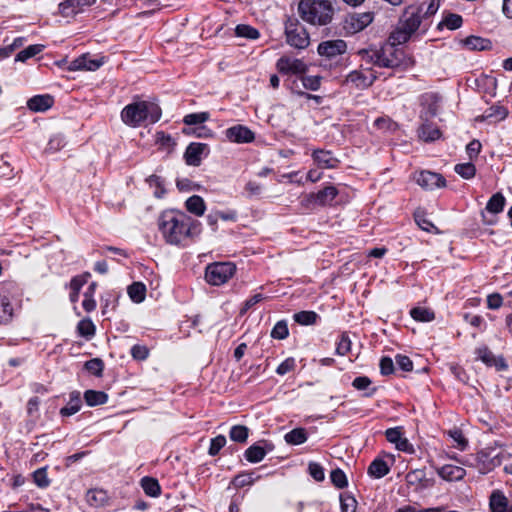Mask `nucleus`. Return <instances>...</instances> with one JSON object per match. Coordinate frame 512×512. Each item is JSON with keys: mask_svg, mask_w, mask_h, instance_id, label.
<instances>
[{"mask_svg": "<svg viewBox=\"0 0 512 512\" xmlns=\"http://www.w3.org/2000/svg\"><path fill=\"white\" fill-rule=\"evenodd\" d=\"M406 482L415 489L427 487V479L424 470L416 469L406 474Z\"/></svg>", "mask_w": 512, "mask_h": 512, "instance_id": "obj_23", "label": "nucleus"}, {"mask_svg": "<svg viewBox=\"0 0 512 512\" xmlns=\"http://www.w3.org/2000/svg\"><path fill=\"white\" fill-rule=\"evenodd\" d=\"M225 138L234 143H249L255 136L252 130H225Z\"/></svg>", "mask_w": 512, "mask_h": 512, "instance_id": "obj_22", "label": "nucleus"}, {"mask_svg": "<svg viewBox=\"0 0 512 512\" xmlns=\"http://www.w3.org/2000/svg\"><path fill=\"white\" fill-rule=\"evenodd\" d=\"M310 475L316 480V481H322L324 480V469L321 465L318 463L311 462L308 467Z\"/></svg>", "mask_w": 512, "mask_h": 512, "instance_id": "obj_62", "label": "nucleus"}, {"mask_svg": "<svg viewBox=\"0 0 512 512\" xmlns=\"http://www.w3.org/2000/svg\"><path fill=\"white\" fill-rule=\"evenodd\" d=\"M209 119V113L208 112H201V113H193L188 114L184 117L183 122L190 126V125H196L204 123Z\"/></svg>", "mask_w": 512, "mask_h": 512, "instance_id": "obj_49", "label": "nucleus"}, {"mask_svg": "<svg viewBox=\"0 0 512 512\" xmlns=\"http://www.w3.org/2000/svg\"><path fill=\"white\" fill-rule=\"evenodd\" d=\"M439 97L434 93H427L421 97L420 119L422 124L420 128H437V122L434 119L437 116Z\"/></svg>", "mask_w": 512, "mask_h": 512, "instance_id": "obj_8", "label": "nucleus"}, {"mask_svg": "<svg viewBox=\"0 0 512 512\" xmlns=\"http://www.w3.org/2000/svg\"><path fill=\"white\" fill-rule=\"evenodd\" d=\"M210 150L207 144L191 143L186 148L184 158L188 165L199 166L202 158L208 156Z\"/></svg>", "mask_w": 512, "mask_h": 512, "instance_id": "obj_13", "label": "nucleus"}, {"mask_svg": "<svg viewBox=\"0 0 512 512\" xmlns=\"http://www.w3.org/2000/svg\"><path fill=\"white\" fill-rule=\"evenodd\" d=\"M341 511L342 512H355L357 502L353 496L344 495L341 496Z\"/></svg>", "mask_w": 512, "mask_h": 512, "instance_id": "obj_58", "label": "nucleus"}, {"mask_svg": "<svg viewBox=\"0 0 512 512\" xmlns=\"http://www.w3.org/2000/svg\"><path fill=\"white\" fill-rule=\"evenodd\" d=\"M454 171L464 179H471L476 174V167L472 162L457 164Z\"/></svg>", "mask_w": 512, "mask_h": 512, "instance_id": "obj_42", "label": "nucleus"}, {"mask_svg": "<svg viewBox=\"0 0 512 512\" xmlns=\"http://www.w3.org/2000/svg\"><path fill=\"white\" fill-rule=\"evenodd\" d=\"M508 116V109L501 105H493L480 117L487 125H495Z\"/></svg>", "mask_w": 512, "mask_h": 512, "instance_id": "obj_16", "label": "nucleus"}, {"mask_svg": "<svg viewBox=\"0 0 512 512\" xmlns=\"http://www.w3.org/2000/svg\"><path fill=\"white\" fill-rule=\"evenodd\" d=\"M84 399L87 405L93 407L105 404L108 401V395L102 391L87 390L84 393Z\"/></svg>", "mask_w": 512, "mask_h": 512, "instance_id": "obj_29", "label": "nucleus"}, {"mask_svg": "<svg viewBox=\"0 0 512 512\" xmlns=\"http://www.w3.org/2000/svg\"><path fill=\"white\" fill-rule=\"evenodd\" d=\"M44 46L43 45H39V44H36V45H30L28 46L27 48H25L24 50L20 51L16 57H15V61H19V62H25L27 61L28 59L36 56L37 54H39L42 50H43Z\"/></svg>", "mask_w": 512, "mask_h": 512, "instance_id": "obj_40", "label": "nucleus"}, {"mask_svg": "<svg viewBox=\"0 0 512 512\" xmlns=\"http://www.w3.org/2000/svg\"><path fill=\"white\" fill-rule=\"evenodd\" d=\"M297 12L302 21L312 26H326L334 16V8L328 0H300Z\"/></svg>", "mask_w": 512, "mask_h": 512, "instance_id": "obj_4", "label": "nucleus"}, {"mask_svg": "<svg viewBox=\"0 0 512 512\" xmlns=\"http://www.w3.org/2000/svg\"><path fill=\"white\" fill-rule=\"evenodd\" d=\"M478 357L487 365L495 366L497 370H505L507 364L503 357H495V355L486 347L477 350Z\"/></svg>", "mask_w": 512, "mask_h": 512, "instance_id": "obj_17", "label": "nucleus"}, {"mask_svg": "<svg viewBox=\"0 0 512 512\" xmlns=\"http://www.w3.org/2000/svg\"><path fill=\"white\" fill-rule=\"evenodd\" d=\"M198 225L197 221H192L184 214H181V219L173 212H164L159 217V229L170 244H180L183 239L193 234V229Z\"/></svg>", "mask_w": 512, "mask_h": 512, "instance_id": "obj_3", "label": "nucleus"}, {"mask_svg": "<svg viewBox=\"0 0 512 512\" xmlns=\"http://www.w3.org/2000/svg\"><path fill=\"white\" fill-rule=\"evenodd\" d=\"M312 156L321 168H335L339 163V160L333 157L330 151L315 150Z\"/></svg>", "mask_w": 512, "mask_h": 512, "instance_id": "obj_21", "label": "nucleus"}, {"mask_svg": "<svg viewBox=\"0 0 512 512\" xmlns=\"http://www.w3.org/2000/svg\"><path fill=\"white\" fill-rule=\"evenodd\" d=\"M331 482L334 486L342 489L347 486V478L345 473L341 469H335L330 474Z\"/></svg>", "mask_w": 512, "mask_h": 512, "instance_id": "obj_50", "label": "nucleus"}, {"mask_svg": "<svg viewBox=\"0 0 512 512\" xmlns=\"http://www.w3.org/2000/svg\"><path fill=\"white\" fill-rule=\"evenodd\" d=\"M288 327L285 321H279L276 323L271 331V336L275 339H285L288 336Z\"/></svg>", "mask_w": 512, "mask_h": 512, "instance_id": "obj_57", "label": "nucleus"}, {"mask_svg": "<svg viewBox=\"0 0 512 512\" xmlns=\"http://www.w3.org/2000/svg\"><path fill=\"white\" fill-rule=\"evenodd\" d=\"M416 182L426 190L446 186L445 178L441 174L431 171H421L416 178Z\"/></svg>", "mask_w": 512, "mask_h": 512, "instance_id": "obj_14", "label": "nucleus"}, {"mask_svg": "<svg viewBox=\"0 0 512 512\" xmlns=\"http://www.w3.org/2000/svg\"><path fill=\"white\" fill-rule=\"evenodd\" d=\"M508 502L500 492H493L490 497V509L492 512H506Z\"/></svg>", "mask_w": 512, "mask_h": 512, "instance_id": "obj_34", "label": "nucleus"}, {"mask_svg": "<svg viewBox=\"0 0 512 512\" xmlns=\"http://www.w3.org/2000/svg\"><path fill=\"white\" fill-rule=\"evenodd\" d=\"M88 4V0H61V2L58 4V9L62 16L71 17L77 14L82 6Z\"/></svg>", "mask_w": 512, "mask_h": 512, "instance_id": "obj_18", "label": "nucleus"}, {"mask_svg": "<svg viewBox=\"0 0 512 512\" xmlns=\"http://www.w3.org/2000/svg\"><path fill=\"white\" fill-rule=\"evenodd\" d=\"M303 86L310 90H317L320 87L321 77L307 76L302 78Z\"/></svg>", "mask_w": 512, "mask_h": 512, "instance_id": "obj_63", "label": "nucleus"}, {"mask_svg": "<svg viewBox=\"0 0 512 512\" xmlns=\"http://www.w3.org/2000/svg\"><path fill=\"white\" fill-rule=\"evenodd\" d=\"M97 284L92 282L84 293V300L82 303L86 312H91L96 308V302L93 298Z\"/></svg>", "mask_w": 512, "mask_h": 512, "instance_id": "obj_41", "label": "nucleus"}, {"mask_svg": "<svg viewBox=\"0 0 512 512\" xmlns=\"http://www.w3.org/2000/svg\"><path fill=\"white\" fill-rule=\"evenodd\" d=\"M86 499L90 505L100 506L106 501V493L102 490H89L87 492Z\"/></svg>", "mask_w": 512, "mask_h": 512, "instance_id": "obj_47", "label": "nucleus"}, {"mask_svg": "<svg viewBox=\"0 0 512 512\" xmlns=\"http://www.w3.org/2000/svg\"><path fill=\"white\" fill-rule=\"evenodd\" d=\"M477 458L483 464H487V469L490 470L496 466H501L505 460H509L512 456L505 450L487 448L479 452Z\"/></svg>", "mask_w": 512, "mask_h": 512, "instance_id": "obj_9", "label": "nucleus"}, {"mask_svg": "<svg viewBox=\"0 0 512 512\" xmlns=\"http://www.w3.org/2000/svg\"><path fill=\"white\" fill-rule=\"evenodd\" d=\"M82 405L80 393L74 391L70 394V399L65 407L60 410L62 416H71L77 413Z\"/></svg>", "mask_w": 512, "mask_h": 512, "instance_id": "obj_25", "label": "nucleus"}, {"mask_svg": "<svg viewBox=\"0 0 512 512\" xmlns=\"http://www.w3.org/2000/svg\"><path fill=\"white\" fill-rule=\"evenodd\" d=\"M276 67L283 74H304L307 71V65L302 60L288 56L279 58Z\"/></svg>", "mask_w": 512, "mask_h": 512, "instance_id": "obj_12", "label": "nucleus"}, {"mask_svg": "<svg viewBox=\"0 0 512 512\" xmlns=\"http://www.w3.org/2000/svg\"><path fill=\"white\" fill-rule=\"evenodd\" d=\"M13 313L12 305L6 296L0 295V324L10 321Z\"/></svg>", "mask_w": 512, "mask_h": 512, "instance_id": "obj_38", "label": "nucleus"}, {"mask_svg": "<svg viewBox=\"0 0 512 512\" xmlns=\"http://www.w3.org/2000/svg\"><path fill=\"white\" fill-rule=\"evenodd\" d=\"M439 9L436 0H423L407 6L391 32L394 43H406L417 32L425 33L432 24V18Z\"/></svg>", "mask_w": 512, "mask_h": 512, "instance_id": "obj_1", "label": "nucleus"}, {"mask_svg": "<svg viewBox=\"0 0 512 512\" xmlns=\"http://www.w3.org/2000/svg\"><path fill=\"white\" fill-rule=\"evenodd\" d=\"M464 45L469 50L483 51L491 48L492 43L489 39L481 38L478 36H469L464 39Z\"/></svg>", "mask_w": 512, "mask_h": 512, "instance_id": "obj_24", "label": "nucleus"}, {"mask_svg": "<svg viewBox=\"0 0 512 512\" xmlns=\"http://www.w3.org/2000/svg\"><path fill=\"white\" fill-rule=\"evenodd\" d=\"M128 295L135 303H141L146 296V287L141 282H134L128 287Z\"/></svg>", "mask_w": 512, "mask_h": 512, "instance_id": "obj_32", "label": "nucleus"}, {"mask_svg": "<svg viewBox=\"0 0 512 512\" xmlns=\"http://www.w3.org/2000/svg\"><path fill=\"white\" fill-rule=\"evenodd\" d=\"M402 43H394L393 39L388 38V42L379 50H360L359 54L366 56L368 61L379 67L395 69L400 67L405 60V53L398 46Z\"/></svg>", "mask_w": 512, "mask_h": 512, "instance_id": "obj_5", "label": "nucleus"}, {"mask_svg": "<svg viewBox=\"0 0 512 512\" xmlns=\"http://www.w3.org/2000/svg\"><path fill=\"white\" fill-rule=\"evenodd\" d=\"M345 83H351L358 89H365L372 84V80L368 81L366 75L358 70H354L346 76Z\"/></svg>", "mask_w": 512, "mask_h": 512, "instance_id": "obj_26", "label": "nucleus"}, {"mask_svg": "<svg viewBox=\"0 0 512 512\" xmlns=\"http://www.w3.org/2000/svg\"><path fill=\"white\" fill-rule=\"evenodd\" d=\"M347 50V44L342 39L323 41L318 45L317 51L320 56L333 59L343 55Z\"/></svg>", "mask_w": 512, "mask_h": 512, "instance_id": "obj_11", "label": "nucleus"}, {"mask_svg": "<svg viewBox=\"0 0 512 512\" xmlns=\"http://www.w3.org/2000/svg\"><path fill=\"white\" fill-rule=\"evenodd\" d=\"M77 331L79 335L85 338H91L95 334V325L93 324L91 319L86 318L78 323Z\"/></svg>", "mask_w": 512, "mask_h": 512, "instance_id": "obj_46", "label": "nucleus"}, {"mask_svg": "<svg viewBox=\"0 0 512 512\" xmlns=\"http://www.w3.org/2000/svg\"><path fill=\"white\" fill-rule=\"evenodd\" d=\"M372 21L373 14L370 12L353 13L345 18L344 29L354 34L366 28Z\"/></svg>", "mask_w": 512, "mask_h": 512, "instance_id": "obj_10", "label": "nucleus"}, {"mask_svg": "<svg viewBox=\"0 0 512 512\" xmlns=\"http://www.w3.org/2000/svg\"><path fill=\"white\" fill-rule=\"evenodd\" d=\"M389 466L382 459H375L368 467V474L375 478H382L389 473Z\"/></svg>", "mask_w": 512, "mask_h": 512, "instance_id": "obj_30", "label": "nucleus"}, {"mask_svg": "<svg viewBox=\"0 0 512 512\" xmlns=\"http://www.w3.org/2000/svg\"><path fill=\"white\" fill-rule=\"evenodd\" d=\"M441 136V130H418V138L423 142H433Z\"/></svg>", "mask_w": 512, "mask_h": 512, "instance_id": "obj_54", "label": "nucleus"}, {"mask_svg": "<svg viewBox=\"0 0 512 512\" xmlns=\"http://www.w3.org/2000/svg\"><path fill=\"white\" fill-rule=\"evenodd\" d=\"M141 487L144 492L151 497H157L161 493V488L158 481L152 477H144L141 480Z\"/></svg>", "mask_w": 512, "mask_h": 512, "instance_id": "obj_33", "label": "nucleus"}, {"mask_svg": "<svg viewBox=\"0 0 512 512\" xmlns=\"http://www.w3.org/2000/svg\"><path fill=\"white\" fill-rule=\"evenodd\" d=\"M235 33L238 37H243L247 39H257L260 34L257 29L250 25L239 24L235 28Z\"/></svg>", "mask_w": 512, "mask_h": 512, "instance_id": "obj_43", "label": "nucleus"}, {"mask_svg": "<svg viewBox=\"0 0 512 512\" xmlns=\"http://www.w3.org/2000/svg\"><path fill=\"white\" fill-rule=\"evenodd\" d=\"M438 474L444 480L459 481L464 478L466 471L462 467L447 464L438 470Z\"/></svg>", "mask_w": 512, "mask_h": 512, "instance_id": "obj_20", "label": "nucleus"}, {"mask_svg": "<svg viewBox=\"0 0 512 512\" xmlns=\"http://www.w3.org/2000/svg\"><path fill=\"white\" fill-rule=\"evenodd\" d=\"M319 206L330 204L338 194L334 186H327L324 189L314 193Z\"/></svg>", "mask_w": 512, "mask_h": 512, "instance_id": "obj_28", "label": "nucleus"}, {"mask_svg": "<svg viewBox=\"0 0 512 512\" xmlns=\"http://www.w3.org/2000/svg\"><path fill=\"white\" fill-rule=\"evenodd\" d=\"M449 435L450 437L458 444V446L461 448V449H464L467 444H468V441L467 439L463 436V433L460 429H453V430H450L449 431Z\"/></svg>", "mask_w": 512, "mask_h": 512, "instance_id": "obj_64", "label": "nucleus"}, {"mask_svg": "<svg viewBox=\"0 0 512 512\" xmlns=\"http://www.w3.org/2000/svg\"><path fill=\"white\" fill-rule=\"evenodd\" d=\"M236 272V265L232 262H215L205 269L206 281L214 286L226 283Z\"/></svg>", "mask_w": 512, "mask_h": 512, "instance_id": "obj_7", "label": "nucleus"}, {"mask_svg": "<svg viewBox=\"0 0 512 512\" xmlns=\"http://www.w3.org/2000/svg\"><path fill=\"white\" fill-rule=\"evenodd\" d=\"M286 42L297 49H305L310 44V36L304 25L296 17L285 21Z\"/></svg>", "mask_w": 512, "mask_h": 512, "instance_id": "obj_6", "label": "nucleus"}, {"mask_svg": "<svg viewBox=\"0 0 512 512\" xmlns=\"http://www.w3.org/2000/svg\"><path fill=\"white\" fill-rule=\"evenodd\" d=\"M462 22H463V20L460 15L454 14V13H449L438 24V28L441 29L443 26H445L450 30H455V29H458L459 27H461Z\"/></svg>", "mask_w": 512, "mask_h": 512, "instance_id": "obj_39", "label": "nucleus"}, {"mask_svg": "<svg viewBox=\"0 0 512 512\" xmlns=\"http://www.w3.org/2000/svg\"><path fill=\"white\" fill-rule=\"evenodd\" d=\"M307 432L304 428H295L288 432L284 439L290 445H300L307 441Z\"/></svg>", "mask_w": 512, "mask_h": 512, "instance_id": "obj_31", "label": "nucleus"}, {"mask_svg": "<svg viewBox=\"0 0 512 512\" xmlns=\"http://www.w3.org/2000/svg\"><path fill=\"white\" fill-rule=\"evenodd\" d=\"M185 206L190 213L196 216H202L206 208L204 200L198 195L189 197L185 202Z\"/></svg>", "mask_w": 512, "mask_h": 512, "instance_id": "obj_27", "label": "nucleus"}, {"mask_svg": "<svg viewBox=\"0 0 512 512\" xmlns=\"http://www.w3.org/2000/svg\"><path fill=\"white\" fill-rule=\"evenodd\" d=\"M162 115L160 106L152 100H144L136 96L132 103L126 105L121 118L126 125H153Z\"/></svg>", "mask_w": 512, "mask_h": 512, "instance_id": "obj_2", "label": "nucleus"}, {"mask_svg": "<svg viewBox=\"0 0 512 512\" xmlns=\"http://www.w3.org/2000/svg\"><path fill=\"white\" fill-rule=\"evenodd\" d=\"M85 368L90 373H92V374H94L96 376H101L103 368H104V364H103V361L101 359L94 358V359H91V360H89V361H87L85 363Z\"/></svg>", "mask_w": 512, "mask_h": 512, "instance_id": "obj_53", "label": "nucleus"}, {"mask_svg": "<svg viewBox=\"0 0 512 512\" xmlns=\"http://www.w3.org/2000/svg\"><path fill=\"white\" fill-rule=\"evenodd\" d=\"M54 99L51 95H36L30 98L27 102V106L30 110L35 112H43L52 107Z\"/></svg>", "mask_w": 512, "mask_h": 512, "instance_id": "obj_19", "label": "nucleus"}, {"mask_svg": "<svg viewBox=\"0 0 512 512\" xmlns=\"http://www.w3.org/2000/svg\"><path fill=\"white\" fill-rule=\"evenodd\" d=\"M156 143L159 144L160 148L170 152L174 146V141L170 135L165 134L163 131L156 133Z\"/></svg>", "mask_w": 512, "mask_h": 512, "instance_id": "obj_48", "label": "nucleus"}, {"mask_svg": "<svg viewBox=\"0 0 512 512\" xmlns=\"http://www.w3.org/2000/svg\"><path fill=\"white\" fill-rule=\"evenodd\" d=\"M481 143L478 140H472L467 146H466V152L469 156L470 160L476 159L481 151Z\"/></svg>", "mask_w": 512, "mask_h": 512, "instance_id": "obj_61", "label": "nucleus"}, {"mask_svg": "<svg viewBox=\"0 0 512 512\" xmlns=\"http://www.w3.org/2000/svg\"><path fill=\"white\" fill-rule=\"evenodd\" d=\"M102 65V61L98 59H92L88 55H82L72 62L68 66L69 71L87 70L95 71Z\"/></svg>", "mask_w": 512, "mask_h": 512, "instance_id": "obj_15", "label": "nucleus"}, {"mask_svg": "<svg viewBox=\"0 0 512 512\" xmlns=\"http://www.w3.org/2000/svg\"><path fill=\"white\" fill-rule=\"evenodd\" d=\"M350 349H351V340L346 333H343L341 335V339L337 345L336 353L338 355L343 356V355L347 354L350 351Z\"/></svg>", "mask_w": 512, "mask_h": 512, "instance_id": "obj_59", "label": "nucleus"}, {"mask_svg": "<svg viewBox=\"0 0 512 512\" xmlns=\"http://www.w3.org/2000/svg\"><path fill=\"white\" fill-rule=\"evenodd\" d=\"M226 444V438L223 435H218L215 438L211 439V444L209 447V455L215 456L219 453V451L224 447Z\"/></svg>", "mask_w": 512, "mask_h": 512, "instance_id": "obj_56", "label": "nucleus"}, {"mask_svg": "<svg viewBox=\"0 0 512 512\" xmlns=\"http://www.w3.org/2000/svg\"><path fill=\"white\" fill-rule=\"evenodd\" d=\"M254 481L253 473H242L233 478L232 484L237 488H241L253 484Z\"/></svg>", "mask_w": 512, "mask_h": 512, "instance_id": "obj_52", "label": "nucleus"}, {"mask_svg": "<svg viewBox=\"0 0 512 512\" xmlns=\"http://www.w3.org/2000/svg\"><path fill=\"white\" fill-rule=\"evenodd\" d=\"M266 450L259 445H252L245 451V458L251 463H258L264 459Z\"/></svg>", "mask_w": 512, "mask_h": 512, "instance_id": "obj_35", "label": "nucleus"}, {"mask_svg": "<svg viewBox=\"0 0 512 512\" xmlns=\"http://www.w3.org/2000/svg\"><path fill=\"white\" fill-rule=\"evenodd\" d=\"M410 315L413 319L422 322H429L435 318V314L432 310L425 307H415L410 311Z\"/></svg>", "mask_w": 512, "mask_h": 512, "instance_id": "obj_37", "label": "nucleus"}, {"mask_svg": "<svg viewBox=\"0 0 512 512\" xmlns=\"http://www.w3.org/2000/svg\"><path fill=\"white\" fill-rule=\"evenodd\" d=\"M84 284L85 278H72L70 282V288L72 290L70 293L71 302L75 303L78 301L79 292Z\"/></svg>", "mask_w": 512, "mask_h": 512, "instance_id": "obj_51", "label": "nucleus"}, {"mask_svg": "<svg viewBox=\"0 0 512 512\" xmlns=\"http://www.w3.org/2000/svg\"><path fill=\"white\" fill-rule=\"evenodd\" d=\"M505 198L501 193L494 194L486 205V210L490 213L497 214L503 210Z\"/></svg>", "mask_w": 512, "mask_h": 512, "instance_id": "obj_36", "label": "nucleus"}, {"mask_svg": "<svg viewBox=\"0 0 512 512\" xmlns=\"http://www.w3.org/2000/svg\"><path fill=\"white\" fill-rule=\"evenodd\" d=\"M33 479L35 484L41 488L47 487L50 483L49 479L47 478V472L45 467L37 469L33 473Z\"/></svg>", "mask_w": 512, "mask_h": 512, "instance_id": "obj_55", "label": "nucleus"}, {"mask_svg": "<svg viewBox=\"0 0 512 512\" xmlns=\"http://www.w3.org/2000/svg\"><path fill=\"white\" fill-rule=\"evenodd\" d=\"M249 429L244 425H235L231 428L229 436L231 440L239 443L246 442Z\"/></svg>", "mask_w": 512, "mask_h": 512, "instance_id": "obj_44", "label": "nucleus"}, {"mask_svg": "<svg viewBox=\"0 0 512 512\" xmlns=\"http://www.w3.org/2000/svg\"><path fill=\"white\" fill-rule=\"evenodd\" d=\"M386 439L393 444H398L399 440L402 438V428L395 427L389 428L385 432Z\"/></svg>", "mask_w": 512, "mask_h": 512, "instance_id": "obj_60", "label": "nucleus"}, {"mask_svg": "<svg viewBox=\"0 0 512 512\" xmlns=\"http://www.w3.org/2000/svg\"><path fill=\"white\" fill-rule=\"evenodd\" d=\"M293 318L301 325H312L316 323L318 315L314 311H301L295 313Z\"/></svg>", "mask_w": 512, "mask_h": 512, "instance_id": "obj_45", "label": "nucleus"}]
</instances>
